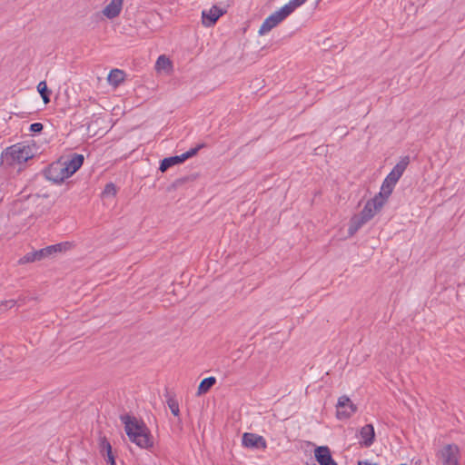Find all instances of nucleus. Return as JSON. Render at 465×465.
Wrapping results in <instances>:
<instances>
[{
	"label": "nucleus",
	"mask_w": 465,
	"mask_h": 465,
	"mask_svg": "<svg viewBox=\"0 0 465 465\" xmlns=\"http://www.w3.org/2000/svg\"><path fill=\"white\" fill-rule=\"evenodd\" d=\"M287 9V7L282 6L279 10L272 13L266 18L268 20V23L272 25L273 27L278 25L282 21H283L287 16L290 15Z\"/></svg>",
	"instance_id": "nucleus-17"
},
{
	"label": "nucleus",
	"mask_w": 465,
	"mask_h": 465,
	"mask_svg": "<svg viewBox=\"0 0 465 465\" xmlns=\"http://www.w3.org/2000/svg\"><path fill=\"white\" fill-rule=\"evenodd\" d=\"M358 465H378L377 463H371L368 460H358Z\"/></svg>",
	"instance_id": "nucleus-32"
},
{
	"label": "nucleus",
	"mask_w": 465,
	"mask_h": 465,
	"mask_svg": "<svg viewBox=\"0 0 465 465\" xmlns=\"http://www.w3.org/2000/svg\"><path fill=\"white\" fill-rule=\"evenodd\" d=\"M69 246L68 242H60L54 245H49L43 248L45 258L54 257L57 253L63 252L67 250Z\"/></svg>",
	"instance_id": "nucleus-18"
},
{
	"label": "nucleus",
	"mask_w": 465,
	"mask_h": 465,
	"mask_svg": "<svg viewBox=\"0 0 465 465\" xmlns=\"http://www.w3.org/2000/svg\"><path fill=\"white\" fill-rule=\"evenodd\" d=\"M110 84L118 86L124 80V73L120 69H113L107 78Z\"/></svg>",
	"instance_id": "nucleus-20"
},
{
	"label": "nucleus",
	"mask_w": 465,
	"mask_h": 465,
	"mask_svg": "<svg viewBox=\"0 0 465 465\" xmlns=\"http://www.w3.org/2000/svg\"><path fill=\"white\" fill-rule=\"evenodd\" d=\"M84 161V157L83 154L74 153L71 159L63 162V163H64V167L66 168V173H68L69 177L81 168Z\"/></svg>",
	"instance_id": "nucleus-12"
},
{
	"label": "nucleus",
	"mask_w": 465,
	"mask_h": 465,
	"mask_svg": "<svg viewBox=\"0 0 465 465\" xmlns=\"http://www.w3.org/2000/svg\"><path fill=\"white\" fill-rule=\"evenodd\" d=\"M442 465H458L460 449L456 444H447L438 453Z\"/></svg>",
	"instance_id": "nucleus-6"
},
{
	"label": "nucleus",
	"mask_w": 465,
	"mask_h": 465,
	"mask_svg": "<svg viewBox=\"0 0 465 465\" xmlns=\"http://www.w3.org/2000/svg\"><path fill=\"white\" fill-rule=\"evenodd\" d=\"M395 185L396 183H392L391 181H389L388 178H385L381 184V191L376 195V197H381L383 199V203H385L387 199L391 194Z\"/></svg>",
	"instance_id": "nucleus-19"
},
{
	"label": "nucleus",
	"mask_w": 465,
	"mask_h": 465,
	"mask_svg": "<svg viewBox=\"0 0 465 465\" xmlns=\"http://www.w3.org/2000/svg\"><path fill=\"white\" fill-rule=\"evenodd\" d=\"M34 153L31 146L16 143L8 147L2 157L9 165L22 164L33 158Z\"/></svg>",
	"instance_id": "nucleus-2"
},
{
	"label": "nucleus",
	"mask_w": 465,
	"mask_h": 465,
	"mask_svg": "<svg viewBox=\"0 0 465 465\" xmlns=\"http://www.w3.org/2000/svg\"><path fill=\"white\" fill-rule=\"evenodd\" d=\"M16 301L15 300H7V301H3L0 302V312H3L8 309H11L12 307H14L15 304H16Z\"/></svg>",
	"instance_id": "nucleus-27"
},
{
	"label": "nucleus",
	"mask_w": 465,
	"mask_h": 465,
	"mask_svg": "<svg viewBox=\"0 0 465 465\" xmlns=\"http://www.w3.org/2000/svg\"><path fill=\"white\" fill-rule=\"evenodd\" d=\"M104 458H105L106 462L109 465H116L115 458H114V455L113 453L105 456Z\"/></svg>",
	"instance_id": "nucleus-31"
},
{
	"label": "nucleus",
	"mask_w": 465,
	"mask_h": 465,
	"mask_svg": "<svg viewBox=\"0 0 465 465\" xmlns=\"http://www.w3.org/2000/svg\"><path fill=\"white\" fill-rule=\"evenodd\" d=\"M66 168L64 167V163L63 162H55L51 163L45 171V177L53 182L54 183L60 184L65 179L69 178L68 173H66Z\"/></svg>",
	"instance_id": "nucleus-3"
},
{
	"label": "nucleus",
	"mask_w": 465,
	"mask_h": 465,
	"mask_svg": "<svg viewBox=\"0 0 465 465\" xmlns=\"http://www.w3.org/2000/svg\"><path fill=\"white\" fill-rule=\"evenodd\" d=\"M307 0H290L289 3L283 5L287 7L288 13L291 15L297 7L303 5Z\"/></svg>",
	"instance_id": "nucleus-26"
},
{
	"label": "nucleus",
	"mask_w": 465,
	"mask_h": 465,
	"mask_svg": "<svg viewBox=\"0 0 465 465\" xmlns=\"http://www.w3.org/2000/svg\"><path fill=\"white\" fill-rule=\"evenodd\" d=\"M223 15V12L217 6L213 5L208 12L203 11V13H202L203 24L205 26H212L216 23V21Z\"/></svg>",
	"instance_id": "nucleus-14"
},
{
	"label": "nucleus",
	"mask_w": 465,
	"mask_h": 465,
	"mask_svg": "<svg viewBox=\"0 0 465 465\" xmlns=\"http://www.w3.org/2000/svg\"><path fill=\"white\" fill-rule=\"evenodd\" d=\"M357 409L348 396L342 395L338 399L336 404V417L339 420L349 419L357 411Z\"/></svg>",
	"instance_id": "nucleus-5"
},
{
	"label": "nucleus",
	"mask_w": 465,
	"mask_h": 465,
	"mask_svg": "<svg viewBox=\"0 0 465 465\" xmlns=\"http://www.w3.org/2000/svg\"><path fill=\"white\" fill-rule=\"evenodd\" d=\"M216 382V379L213 376L204 378L198 386L197 395L206 393Z\"/></svg>",
	"instance_id": "nucleus-21"
},
{
	"label": "nucleus",
	"mask_w": 465,
	"mask_h": 465,
	"mask_svg": "<svg viewBox=\"0 0 465 465\" xmlns=\"http://www.w3.org/2000/svg\"><path fill=\"white\" fill-rule=\"evenodd\" d=\"M183 183V179H177L174 183H173V186H179L181 185L182 183Z\"/></svg>",
	"instance_id": "nucleus-33"
},
{
	"label": "nucleus",
	"mask_w": 465,
	"mask_h": 465,
	"mask_svg": "<svg viewBox=\"0 0 465 465\" xmlns=\"http://www.w3.org/2000/svg\"><path fill=\"white\" fill-rule=\"evenodd\" d=\"M104 194H111V195H115L116 193V188H115V185L112 183H107L104 189V192H103Z\"/></svg>",
	"instance_id": "nucleus-29"
},
{
	"label": "nucleus",
	"mask_w": 465,
	"mask_h": 465,
	"mask_svg": "<svg viewBox=\"0 0 465 465\" xmlns=\"http://www.w3.org/2000/svg\"><path fill=\"white\" fill-rule=\"evenodd\" d=\"M129 440L142 449L153 447V437L145 423L129 414L120 417Z\"/></svg>",
	"instance_id": "nucleus-1"
},
{
	"label": "nucleus",
	"mask_w": 465,
	"mask_h": 465,
	"mask_svg": "<svg viewBox=\"0 0 465 465\" xmlns=\"http://www.w3.org/2000/svg\"><path fill=\"white\" fill-rule=\"evenodd\" d=\"M369 221L361 213L352 216L350 220L348 233L350 236L354 235Z\"/></svg>",
	"instance_id": "nucleus-15"
},
{
	"label": "nucleus",
	"mask_w": 465,
	"mask_h": 465,
	"mask_svg": "<svg viewBox=\"0 0 465 465\" xmlns=\"http://www.w3.org/2000/svg\"><path fill=\"white\" fill-rule=\"evenodd\" d=\"M124 0H111L103 9V15L108 19L117 17L123 8Z\"/></svg>",
	"instance_id": "nucleus-13"
},
{
	"label": "nucleus",
	"mask_w": 465,
	"mask_h": 465,
	"mask_svg": "<svg viewBox=\"0 0 465 465\" xmlns=\"http://www.w3.org/2000/svg\"><path fill=\"white\" fill-rule=\"evenodd\" d=\"M384 205L383 199L381 197H374L369 200L364 205L363 209L360 213L368 221L372 219L374 215L382 208Z\"/></svg>",
	"instance_id": "nucleus-7"
},
{
	"label": "nucleus",
	"mask_w": 465,
	"mask_h": 465,
	"mask_svg": "<svg viewBox=\"0 0 465 465\" xmlns=\"http://www.w3.org/2000/svg\"><path fill=\"white\" fill-rule=\"evenodd\" d=\"M272 28H274L272 26V25H271L270 23H268V20L265 19L263 21V23L262 24L260 29H259V35H265L267 34L268 32H270Z\"/></svg>",
	"instance_id": "nucleus-28"
},
{
	"label": "nucleus",
	"mask_w": 465,
	"mask_h": 465,
	"mask_svg": "<svg viewBox=\"0 0 465 465\" xmlns=\"http://www.w3.org/2000/svg\"><path fill=\"white\" fill-rule=\"evenodd\" d=\"M314 456L320 465H337L327 446L317 447L314 450Z\"/></svg>",
	"instance_id": "nucleus-10"
},
{
	"label": "nucleus",
	"mask_w": 465,
	"mask_h": 465,
	"mask_svg": "<svg viewBox=\"0 0 465 465\" xmlns=\"http://www.w3.org/2000/svg\"><path fill=\"white\" fill-rule=\"evenodd\" d=\"M168 407L171 411V412L175 416L178 417L180 414V409H179V403L174 398H169L167 400Z\"/></svg>",
	"instance_id": "nucleus-25"
},
{
	"label": "nucleus",
	"mask_w": 465,
	"mask_h": 465,
	"mask_svg": "<svg viewBox=\"0 0 465 465\" xmlns=\"http://www.w3.org/2000/svg\"><path fill=\"white\" fill-rule=\"evenodd\" d=\"M99 450L104 457L113 453L112 446L105 436L99 437Z\"/></svg>",
	"instance_id": "nucleus-23"
},
{
	"label": "nucleus",
	"mask_w": 465,
	"mask_h": 465,
	"mask_svg": "<svg viewBox=\"0 0 465 465\" xmlns=\"http://www.w3.org/2000/svg\"><path fill=\"white\" fill-rule=\"evenodd\" d=\"M410 163V158L409 156L402 157L399 163H396V165L393 167V169L390 172V173L386 176V178L389 179V181H391L392 183H396L400 180V178L402 176L404 171L406 170L407 166Z\"/></svg>",
	"instance_id": "nucleus-9"
},
{
	"label": "nucleus",
	"mask_w": 465,
	"mask_h": 465,
	"mask_svg": "<svg viewBox=\"0 0 465 465\" xmlns=\"http://www.w3.org/2000/svg\"><path fill=\"white\" fill-rule=\"evenodd\" d=\"M45 259L42 249L27 252L18 260L19 264L35 262Z\"/></svg>",
	"instance_id": "nucleus-16"
},
{
	"label": "nucleus",
	"mask_w": 465,
	"mask_h": 465,
	"mask_svg": "<svg viewBox=\"0 0 465 465\" xmlns=\"http://www.w3.org/2000/svg\"><path fill=\"white\" fill-rule=\"evenodd\" d=\"M37 91L38 93L40 94L44 103L45 104H47L48 103H50V94H51V91L48 89L47 87V84H46V82L45 81H41L38 84H37Z\"/></svg>",
	"instance_id": "nucleus-22"
},
{
	"label": "nucleus",
	"mask_w": 465,
	"mask_h": 465,
	"mask_svg": "<svg viewBox=\"0 0 465 465\" xmlns=\"http://www.w3.org/2000/svg\"><path fill=\"white\" fill-rule=\"evenodd\" d=\"M361 440L360 444L363 447H371L375 440V431L372 424H366L360 430Z\"/></svg>",
	"instance_id": "nucleus-11"
},
{
	"label": "nucleus",
	"mask_w": 465,
	"mask_h": 465,
	"mask_svg": "<svg viewBox=\"0 0 465 465\" xmlns=\"http://www.w3.org/2000/svg\"><path fill=\"white\" fill-rule=\"evenodd\" d=\"M205 146L204 143L198 144L195 148H192L189 151L182 153L181 155H175L164 158L160 164L159 170L161 172L167 171L171 166L183 163L185 160L194 156L198 151Z\"/></svg>",
	"instance_id": "nucleus-4"
},
{
	"label": "nucleus",
	"mask_w": 465,
	"mask_h": 465,
	"mask_svg": "<svg viewBox=\"0 0 465 465\" xmlns=\"http://www.w3.org/2000/svg\"><path fill=\"white\" fill-rule=\"evenodd\" d=\"M242 444L248 448L265 449L267 447L266 440L262 436L245 432L242 435Z\"/></svg>",
	"instance_id": "nucleus-8"
},
{
	"label": "nucleus",
	"mask_w": 465,
	"mask_h": 465,
	"mask_svg": "<svg viewBox=\"0 0 465 465\" xmlns=\"http://www.w3.org/2000/svg\"><path fill=\"white\" fill-rule=\"evenodd\" d=\"M155 67L157 70H161V69H163V70H168V69H171L172 67V62L170 61V59L168 57H166L165 55H160L156 61V64H155Z\"/></svg>",
	"instance_id": "nucleus-24"
},
{
	"label": "nucleus",
	"mask_w": 465,
	"mask_h": 465,
	"mask_svg": "<svg viewBox=\"0 0 465 465\" xmlns=\"http://www.w3.org/2000/svg\"><path fill=\"white\" fill-rule=\"evenodd\" d=\"M44 129V125L41 123H34L30 125L29 130L33 133H40Z\"/></svg>",
	"instance_id": "nucleus-30"
}]
</instances>
